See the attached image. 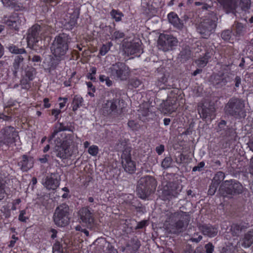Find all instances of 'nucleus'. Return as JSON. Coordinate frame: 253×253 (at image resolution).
Segmentation results:
<instances>
[{"label":"nucleus","instance_id":"6e6552de","mask_svg":"<svg viewBox=\"0 0 253 253\" xmlns=\"http://www.w3.org/2000/svg\"><path fill=\"white\" fill-rule=\"evenodd\" d=\"M0 137V145L5 144L8 145L14 142L15 138L18 136L17 132L13 127L7 126L1 130Z\"/></svg>","mask_w":253,"mask_h":253},{"label":"nucleus","instance_id":"20e7f679","mask_svg":"<svg viewBox=\"0 0 253 253\" xmlns=\"http://www.w3.org/2000/svg\"><path fill=\"white\" fill-rule=\"evenodd\" d=\"M53 220L56 225L64 227L69 223V208L65 204L57 207L53 215Z\"/></svg>","mask_w":253,"mask_h":253},{"label":"nucleus","instance_id":"a878e982","mask_svg":"<svg viewBox=\"0 0 253 253\" xmlns=\"http://www.w3.org/2000/svg\"><path fill=\"white\" fill-rule=\"evenodd\" d=\"M113 44L111 42H108L103 44L99 50V54L102 56H104L110 49Z\"/></svg>","mask_w":253,"mask_h":253},{"label":"nucleus","instance_id":"338daca9","mask_svg":"<svg viewBox=\"0 0 253 253\" xmlns=\"http://www.w3.org/2000/svg\"><path fill=\"white\" fill-rule=\"evenodd\" d=\"M170 120L169 118H165L164 120V123L165 126H168L169 124Z\"/></svg>","mask_w":253,"mask_h":253},{"label":"nucleus","instance_id":"6e6d98bb","mask_svg":"<svg viewBox=\"0 0 253 253\" xmlns=\"http://www.w3.org/2000/svg\"><path fill=\"white\" fill-rule=\"evenodd\" d=\"M235 86L237 87H238L240 86V84L241 83V79L239 77H236L235 79Z\"/></svg>","mask_w":253,"mask_h":253},{"label":"nucleus","instance_id":"39448f33","mask_svg":"<svg viewBox=\"0 0 253 253\" xmlns=\"http://www.w3.org/2000/svg\"><path fill=\"white\" fill-rule=\"evenodd\" d=\"M245 104L244 101L239 99L232 98L230 100L225 106V109L229 113L236 118H244L246 113L244 110Z\"/></svg>","mask_w":253,"mask_h":253},{"label":"nucleus","instance_id":"8fccbe9b","mask_svg":"<svg viewBox=\"0 0 253 253\" xmlns=\"http://www.w3.org/2000/svg\"><path fill=\"white\" fill-rule=\"evenodd\" d=\"M67 100H68V99L66 97H64V98L59 97V99H58L59 101H61V100L63 101L62 102H60L59 104L60 109H62L65 106V104L67 101Z\"/></svg>","mask_w":253,"mask_h":253},{"label":"nucleus","instance_id":"423d86ee","mask_svg":"<svg viewBox=\"0 0 253 253\" xmlns=\"http://www.w3.org/2000/svg\"><path fill=\"white\" fill-rule=\"evenodd\" d=\"M44 30L39 25L33 26L29 30L27 38V46L34 48V46L41 40V36L43 35Z\"/></svg>","mask_w":253,"mask_h":253},{"label":"nucleus","instance_id":"4be33fe9","mask_svg":"<svg viewBox=\"0 0 253 253\" xmlns=\"http://www.w3.org/2000/svg\"><path fill=\"white\" fill-rule=\"evenodd\" d=\"M168 18L169 22L174 27L179 29L182 28L183 24L176 14L170 12L168 14Z\"/></svg>","mask_w":253,"mask_h":253},{"label":"nucleus","instance_id":"7c9ffc66","mask_svg":"<svg viewBox=\"0 0 253 253\" xmlns=\"http://www.w3.org/2000/svg\"><path fill=\"white\" fill-rule=\"evenodd\" d=\"M208 60V55H206L205 56L197 60L196 62L199 67H203L207 65Z\"/></svg>","mask_w":253,"mask_h":253},{"label":"nucleus","instance_id":"f8f14e48","mask_svg":"<svg viewBox=\"0 0 253 253\" xmlns=\"http://www.w3.org/2000/svg\"><path fill=\"white\" fill-rule=\"evenodd\" d=\"M214 21L206 19L201 22L198 28V32L204 38H207L216 27Z\"/></svg>","mask_w":253,"mask_h":253},{"label":"nucleus","instance_id":"58836bf2","mask_svg":"<svg viewBox=\"0 0 253 253\" xmlns=\"http://www.w3.org/2000/svg\"><path fill=\"white\" fill-rule=\"evenodd\" d=\"M53 253H63L61 244L59 242L55 243L53 246Z\"/></svg>","mask_w":253,"mask_h":253},{"label":"nucleus","instance_id":"e433bc0d","mask_svg":"<svg viewBox=\"0 0 253 253\" xmlns=\"http://www.w3.org/2000/svg\"><path fill=\"white\" fill-rule=\"evenodd\" d=\"M98 147L96 145H92L88 148V153L93 156H96L98 153Z\"/></svg>","mask_w":253,"mask_h":253},{"label":"nucleus","instance_id":"a18cd8bd","mask_svg":"<svg viewBox=\"0 0 253 253\" xmlns=\"http://www.w3.org/2000/svg\"><path fill=\"white\" fill-rule=\"evenodd\" d=\"M176 109V107L175 106H170L169 107H167V105H165V108H164L163 112L165 114H170L174 112Z\"/></svg>","mask_w":253,"mask_h":253},{"label":"nucleus","instance_id":"bb28decb","mask_svg":"<svg viewBox=\"0 0 253 253\" xmlns=\"http://www.w3.org/2000/svg\"><path fill=\"white\" fill-rule=\"evenodd\" d=\"M110 15L112 18L115 19L116 22H119L122 20V18L123 17V14L119 11L118 10L113 9L111 12Z\"/></svg>","mask_w":253,"mask_h":253},{"label":"nucleus","instance_id":"aec40b11","mask_svg":"<svg viewBox=\"0 0 253 253\" xmlns=\"http://www.w3.org/2000/svg\"><path fill=\"white\" fill-rule=\"evenodd\" d=\"M199 113L201 117L203 119H212L214 118V109L213 107L210 108H205L203 106H198V108Z\"/></svg>","mask_w":253,"mask_h":253},{"label":"nucleus","instance_id":"bf43d9fd","mask_svg":"<svg viewBox=\"0 0 253 253\" xmlns=\"http://www.w3.org/2000/svg\"><path fill=\"white\" fill-rule=\"evenodd\" d=\"M249 170L250 173L253 175V158L251 160V165Z\"/></svg>","mask_w":253,"mask_h":253},{"label":"nucleus","instance_id":"680f3d73","mask_svg":"<svg viewBox=\"0 0 253 253\" xmlns=\"http://www.w3.org/2000/svg\"><path fill=\"white\" fill-rule=\"evenodd\" d=\"M86 85L88 88H91L92 90L94 92L95 90V87L93 86L91 82L86 83Z\"/></svg>","mask_w":253,"mask_h":253},{"label":"nucleus","instance_id":"4d7b16f0","mask_svg":"<svg viewBox=\"0 0 253 253\" xmlns=\"http://www.w3.org/2000/svg\"><path fill=\"white\" fill-rule=\"evenodd\" d=\"M43 103H44V107L45 108H48L50 107V104L49 103V99L48 98H44L43 99Z\"/></svg>","mask_w":253,"mask_h":253},{"label":"nucleus","instance_id":"cd10ccee","mask_svg":"<svg viewBox=\"0 0 253 253\" xmlns=\"http://www.w3.org/2000/svg\"><path fill=\"white\" fill-rule=\"evenodd\" d=\"M23 60V58L21 55H18L15 57L13 63V67L15 70H17L19 69Z\"/></svg>","mask_w":253,"mask_h":253},{"label":"nucleus","instance_id":"603ef678","mask_svg":"<svg viewBox=\"0 0 253 253\" xmlns=\"http://www.w3.org/2000/svg\"><path fill=\"white\" fill-rule=\"evenodd\" d=\"M140 84V81L137 79L132 80L130 82V84L134 87H138Z\"/></svg>","mask_w":253,"mask_h":253},{"label":"nucleus","instance_id":"4468645a","mask_svg":"<svg viewBox=\"0 0 253 253\" xmlns=\"http://www.w3.org/2000/svg\"><path fill=\"white\" fill-rule=\"evenodd\" d=\"M79 215L81 221L89 228H92L95 225V220L93 213L87 208H83L79 211Z\"/></svg>","mask_w":253,"mask_h":253},{"label":"nucleus","instance_id":"7ed1b4c3","mask_svg":"<svg viewBox=\"0 0 253 253\" xmlns=\"http://www.w3.org/2000/svg\"><path fill=\"white\" fill-rule=\"evenodd\" d=\"M156 186V181L153 177L146 176L141 178L138 181L137 190L139 197L142 199H146L155 190Z\"/></svg>","mask_w":253,"mask_h":253},{"label":"nucleus","instance_id":"2eb2a0df","mask_svg":"<svg viewBox=\"0 0 253 253\" xmlns=\"http://www.w3.org/2000/svg\"><path fill=\"white\" fill-rule=\"evenodd\" d=\"M242 185L236 182L232 181H225L223 185H221L219 189L220 193L223 194L224 196V193L223 192L224 189L227 194L233 195L234 194L239 193L242 191Z\"/></svg>","mask_w":253,"mask_h":253},{"label":"nucleus","instance_id":"f03ea898","mask_svg":"<svg viewBox=\"0 0 253 253\" xmlns=\"http://www.w3.org/2000/svg\"><path fill=\"white\" fill-rule=\"evenodd\" d=\"M71 42L69 35L62 33L55 37L51 47L52 54L57 59H63L69 49Z\"/></svg>","mask_w":253,"mask_h":253},{"label":"nucleus","instance_id":"3c124183","mask_svg":"<svg viewBox=\"0 0 253 253\" xmlns=\"http://www.w3.org/2000/svg\"><path fill=\"white\" fill-rule=\"evenodd\" d=\"M61 111L60 109H52L51 111L52 115L54 116L55 120L57 119L58 118V115L60 114Z\"/></svg>","mask_w":253,"mask_h":253},{"label":"nucleus","instance_id":"e2e57ef3","mask_svg":"<svg viewBox=\"0 0 253 253\" xmlns=\"http://www.w3.org/2000/svg\"><path fill=\"white\" fill-rule=\"evenodd\" d=\"M12 238L13 240H11L10 241V245H9V246L11 247H13L14 245L16 240H17V238L15 237L14 236H12Z\"/></svg>","mask_w":253,"mask_h":253},{"label":"nucleus","instance_id":"9d476101","mask_svg":"<svg viewBox=\"0 0 253 253\" xmlns=\"http://www.w3.org/2000/svg\"><path fill=\"white\" fill-rule=\"evenodd\" d=\"M110 69L111 75L120 80H126L129 77V69L124 64L118 63L113 65Z\"/></svg>","mask_w":253,"mask_h":253},{"label":"nucleus","instance_id":"473e14b6","mask_svg":"<svg viewBox=\"0 0 253 253\" xmlns=\"http://www.w3.org/2000/svg\"><path fill=\"white\" fill-rule=\"evenodd\" d=\"M172 159L170 157H166L162 162V167L164 169H167L171 166Z\"/></svg>","mask_w":253,"mask_h":253},{"label":"nucleus","instance_id":"5fc2aeb1","mask_svg":"<svg viewBox=\"0 0 253 253\" xmlns=\"http://www.w3.org/2000/svg\"><path fill=\"white\" fill-rule=\"evenodd\" d=\"M48 156L47 155H45L43 156V157L39 159V160L43 164L46 163L47 162L48 159H47Z\"/></svg>","mask_w":253,"mask_h":253},{"label":"nucleus","instance_id":"dca6fc26","mask_svg":"<svg viewBox=\"0 0 253 253\" xmlns=\"http://www.w3.org/2000/svg\"><path fill=\"white\" fill-rule=\"evenodd\" d=\"M122 163L126 171L133 173L135 170V164L131 159L129 150H125L123 151L122 155Z\"/></svg>","mask_w":253,"mask_h":253},{"label":"nucleus","instance_id":"c03bdc74","mask_svg":"<svg viewBox=\"0 0 253 253\" xmlns=\"http://www.w3.org/2000/svg\"><path fill=\"white\" fill-rule=\"evenodd\" d=\"M1 1L6 7H12L15 3V0H1Z\"/></svg>","mask_w":253,"mask_h":253},{"label":"nucleus","instance_id":"774afa93","mask_svg":"<svg viewBox=\"0 0 253 253\" xmlns=\"http://www.w3.org/2000/svg\"><path fill=\"white\" fill-rule=\"evenodd\" d=\"M51 232H52V235H51V237L52 238V239H54L56 237V234H57V232L54 229H52L51 230Z\"/></svg>","mask_w":253,"mask_h":253},{"label":"nucleus","instance_id":"09e8293b","mask_svg":"<svg viewBox=\"0 0 253 253\" xmlns=\"http://www.w3.org/2000/svg\"><path fill=\"white\" fill-rule=\"evenodd\" d=\"M205 249L207 253H212L214 249V247L211 244L209 243L205 245Z\"/></svg>","mask_w":253,"mask_h":253},{"label":"nucleus","instance_id":"a211bd4d","mask_svg":"<svg viewBox=\"0 0 253 253\" xmlns=\"http://www.w3.org/2000/svg\"><path fill=\"white\" fill-rule=\"evenodd\" d=\"M34 164V160L32 157L23 155L22 160L18 163V166L23 171H27L33 168Z\"/></svg>","mask_w":253,"mask_h":253},{"label":"nucleus","instance_id":"0eeeda50","mask_svg":"<svg viewBox=\"0 0 253 253\" xmlns=\"http://www.w3.org/2000/svg\"><path fill=\"white\" fill-rule=\"evenodd\" d=\"M177 39L173 36L169 35L160 34L158 41L159 48L164 51H168L176 45Z\"/></svg>","mask_w":253,"mask_h":253},{"label":"nucleus","instance_id":"c85d7f7f","mask_svg":"<svg viewBox=\"0 0 253 253\" xmlns=\"http://www.w3.org/2000/svg\"><path fill=\"white\" fill-rule=\"evenodd\" d=\"M99 79L100 82L102 83H104L107 86L109 87L112 85V81L109 77H106L105 75H100Z\"/></svg>","mask_w":253,"mask_h":253},{"label":"nucleus","instance_id":"052dcab7","mask_svg":"<svg viewBox=\"0 0 253 253\" xmlns=\"http://www.w3.org/2000/svg\"><path fill=\"white\" fill-rule=\"evenodd\" d=\"M146 223V221H142L139 222L137 225V228H142L143 227H144Z\"/></svg>","mask_w":253,"mask_h":253},{"label":"nucleus","instance_id":"9b49d317","mask_svg":"<svg viewBox=\"0 0 253 253\" xmlns=\"http://www.w3.org/2000/svg\"><path fill=\"white\" fill-rule=\"evenodd\" d=\"M3 23L10 28L18 30L20 27L25 23V19L22 14L14 13L9 17H5L3 19Z\"/></svg>","mask_w":253,"mask_h":253},{"label":"nucleus","instance_id":"b1692460","mask_svg":"<svg viewBox=\"0 0 253 253\" xmlns=\"http://www.w3.org/2000/svg\"><path fill=\"white\" fill-rule=\"evenodd\" d=\"M241 245L244 248H249L253 243V232H249L245 234L244 238L240 241Z\"/></svg>","mask_w":253,"mask_h":253},{"label":"nucleus","instance_id":"2f4dec72","mask_svg":"<svg viewBox=\"0 0 253 253\" xmlns=\"http://www.w3.org/2000/svg\"><path fill=\"white\" fill-rule=\"evenodd\" d=\"M225 175L223 172L221 171L218 172L214 176L212 181L215 182H218V184L219 182L224 179Z\"/></svg>","mask_w":253,"mask_h":253},{"label":"nucleus","instance_id":"393cba45","mask_svg":"<svg viewBox=\"0 0 253 253\" xmlns=\"http://www.w3.org/2000/svg\"><path fill=\"white\" fill-rule=\"evenodd\" d=\"M83 98L80 95H75L72 102V108L74 111H76L82 105Z\"/></svg>","mask_w":253,"mask_h":253},{"label":"nucleus","instance_id":"37998d69","mask_svg":"<svg viewBox=\"0 0 253 253\" xmlns=\"http://www.w3.org/2000/svg\"><path fill=\"white\" fill-rule=\"evenodd\" d=\"M124 33L120 31L115 32L112 36V40H117L122 38L124 37Z\"/></svg>","mask_w":253,"mask_h":253},{"label":"nucleus","instance_id":"f3484780","mask_svg":"<svg viewBox=\"0 0 253 253\" xmlns=\"http://www.w3.org/2000/svg\"><path fill=\"white\" fill-rule=\"evenodd\" d=\"M60 176L57 173H52L42 181L43 186L48 190H55L59 185Z\"/></svg>","mask_w":253,"mask_h":253},{"label":"nucleus","instance_id":"6ab92c4d","mask_svg":"<svg viewBox=\"0 0 253 253\" xmlns=\"http://www.w3.org/2000/svg\"><path fill=\"white\" fill-rule=\"evenodd\" d=\"M97 242L100 244L97 247L99 252H100V249H101L104 253H118L117 251L105 239H99Z\"/></svg>","mask_w":253,"mask_h":253},{"label":"nucleus","instance_id":"1a4fd4ad","mask_svg":"<svg viewBox=\"0 0 253 253\" xmlns=\"http://www.w3.org/2000/svg\"><path fill=\"white\" fill-rule=\"evenodd\" d=\"M174 216L178 221L175 225L169 231L171 233H176L181 232L182 228L187 225L189 221V216L188 214L183 211H179L175 213Z\"/></svg>","mask_w":253,"mask_h":253},{"label":"nucleus","instance_id":"69168bd1","mask_svg":"<svg viewBox=\"0 0 253 253\" xmlns=\"http://www.w3.org/2000/svg\"><path fill=\"white\" fill-rule=\"evenodd\" d=\"M202 237L200 235L198 236V238H193L191 240L192 241L197 243V242H199V241H200L202 240Z\"/></svg>","mask_w":253,"mask_h":253},{"label":"nucleus","instance_id":"79ce46f5","mask_svg":"<svg viewBox=\"0 0 253 253\" xmlns=\"http://www.w3.org/2000/svg\"><path fill=\"white\" fill-rule=\"evenodd\" d=\"M231 35V31L230 30H226L222 33L221 36L223 40L227 41L230 39Z\"/></svg>","mask_w":253,"mask_h":253},{"label":"nucleus","instance_id":"ddd939ff","mask_svg":"<svg viewBox=\"0 0 253 253\" xmlns=\"http://www.w3.org/2000/svg\"><path fill=\"white\" fill-rule=\"evenodd\" d=\"M121 102L123 103V100H120L119 99L107 100L103 104L102 110L103 113L107 115H116L120 107Z\"/></svg>","mask_w":253,"mask_h":253},{"label":"nucleus","instance_id":"f257e3e1","mask_svg":"<svg viewBox=\"0 0 253 253\" xmlns=\"http://www.w3.org/2000/svg\"><path fill=\"white\" fill-rule=\"evenodd\" d=\"M65 130H71L68 129L63 124L59 123L56 126L55 130L50 136V139H52L57 135V138L55 140L54 151L56 153V156L61 159H66L73 155L72 148L74 147L73 143L75 138H78L77 135L74 136V135L66 134L65 133L58 135V132Z\"/></svg>","mask_w":253,"mask_h":253},{"label":"nucleus","instance_id":"de8ad7c7","mask_svg":"<svg viewBox=\"0 0 253 253\" xmlns=\"http://www.w3.org/2000/svg\"><path fill=\"white\" fill-rule=\"evenodd\" d=\"M205 166V163L204 162H201L198 164L197 166L194 167L193 168V171H200L202 170V169Z\"/></svg>","mask_w":253,"mask_h":253},{"label":"nucleus","instance_id":"49530a36","mask_svg":"<svg viewBox=\"0 0 253 253\" xmlns=\"http://www.w3.org/2000/svg\"><path fill=\"white\" fill-rule=\"evenodd\" d=\"M185 156L182 154H179L175 159V162L178 164H181L185 160Z\"/></svg>","mask_w":253,"mask_h":253},{"label":"nucleus","instance_id":"a19ab883","mask_svg":"<svg viewBox=\"0 0 253 253\" xmlns=\"http://www.w3.org/2000/svg\"><path fill=\"white\" fill-rule=\"evenodd\" d=\"M26 213L25 210H22L20 211L18 219L22 222H26L27 220L29 218L28 217L25 216Z\"/></svg>","mask_w":253,"mask_h":253},{"label":"nucleus","instance_id":"13d9d810","mask_svg":"<svg viewBox=\"0 0 253 253\" xmlns=\"http://www.w3.org/2000/svg\"><path fill=\"white\" fill-rule=\"evenodd\" d=\"M32 61L35 62H41V59L40 56L35 55L32 58Z\"/></svg>","mask_w":253,"mask_h":253},{"label":"nucleus","instance_id":"f704fd0d","mask_svg":"<svg viewBox=\"0 0 253 253\" xmlns=\"http://www.w3.org/2000/svg\"><path fill=\"white\" fill-rule=\"evenodd\" d=\"M218 185V182H215L212 181V183L210 185V188L208 191L209 194L211 195H213L215 193Z\"/></svg>","mask_w":253,"mask_h":253},{"label":"nucleus","instance_id":"4c0bfd02","mask_svg":"<svg viewBox=\"0 0 253 253\" xmlns=\"http://www.w3.org/2000/svg\"><path fill=\"white\" fill-rule=\"evenodd\" d=\"M241 5L242 8L246 11L250 8L251 0H241Z\"/></svg>","mask_w":253,"mask_h":253},{"label":"nucleus","instance_id":"5701e85b","mask_svg":"<svg viewBox=\"0 0 253 253\" xmlns=\"http://www.w3.org/2000/svg\"><path fill=\"white\" fill-rule=\"evenodd\" d=\"M201 230L205 235L210 237L215 236L218 232L217 228L211 225H204L201 228Z\"/></svg>","mask_w":253,"mask_h":253},{"label":"nucleus","instance_id":"72a5a7b5","mask_svg":"<svg viewBox=\"0 0 253 253\" xmlns=\"http://www.w3.org/2000/svg\"><path fill=\"white\" fill-rule=\"evenodd\" d=\"M226 81L222 77L220 76H215L214 77V84L219 86H222L225 84Z\"/></svg>","mask_w":253,"mask_h":253},{"label":"nucleus","instance_id":"864d4df0","mask_svg":"<svg viewBox=\"0 0 253 253\" xmlns=\"http://www.w3.org/2000/svg\"><path fill=\"white\" fill-rule=\"evenodd\" d=\"M156 151L159 155H161L164 151V146L159 145L156 148Z\"/></svg>","mask_w":253,"mask_h":253},{"label":"nucleus","instance_id":"0e129e2a","mask_svg":"<svg viewBox=\"0 0 253 253\" xmlns=\"http://www.w3.org/2000/svg\"><path fill=\"white\" fill-rule=\"evenodd\" d=\"M96 73V68L94 67H91L90 69L89 74L94 75Z\"/></svg>","mask_w":253,"mask_h":253},{"label":"nucleus","instance_id":"c9c22d12","mask_svg":"<svg viewBox=\"0 0 253 253\" xmlns=\"http://www.w3.org/2000/svg\"><path fill=\"white\" fill-rule=\"evenodd\" d=\"M5 181L0 180V200H2L5 196Z\"/></svg>","mask_w":253,"mask_h":253},{"label":"nucleus","instance_id":"ea45409f","mask_svg":"<svg viewBox=\"0 0 253 253\" xmlns=\"http://www.w3.org/2000/svg\"><path fill=\"white\" fill-rule=\"evenodd\" d=\"M127 125L133 130H136L139 128V125L134 121H129Z\"/></svg>","mask_w":253,"mask_h":253},{"label":"nucleus","instance_id":"c756f323","mask_svg":"<svg viewBox=\"0 0 253 253\" xmlns=\"http://www.w3.org/2000/svg\"><path fill=\"white\" fill-rule=\"evenodd\" d=\"M9 51L14 54H23L26 53V51L24 48H18L15 45L10 46L9 47Z\"/></svg>","mask_w":253,"mask_h":253},{"label":"nucleus","instance_id":"412c9836","mask_svg":"<svg viewBox=\"0 0 253 253\" xmlns=\"http://www.w3.org/2000/svg\"><path fill=\"white\" fill-rule=\"evenodd\" d=\"M223 6L227 13L233 12L237 4V0H217Z\"/></svg>","mask_w":253,"mask_h":253}]
</instances>
